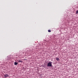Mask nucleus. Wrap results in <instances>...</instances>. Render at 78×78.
I'll return each instance as SVG.
<instances>
[{
  "mask_svg": "<svg viewBox=\"0 0 78 78\" xmlns=\"http://www.w3.org/2000/svg\"><path fill=\"white\" fill-rule=\"evenodd\" d=\"M52 62H50L48 63L47 66L48 67H51L52 66Z\"/></svg>",
  "mask_w": 78,
  "mask_h": 78,
  "instance_id": "f257e3e1",
  "label": "nucleus"
},
{
  "mask_svg": "<svg viewBox=\"0 0 78 78\" xmlns=\"http://www.w3.org/2000/svg\"><path fill=\"white\" fill-rule=\"evenodd\" d=\"M9 75L8 74H5L4 75V76L5 78H6V77H8V76Z\"/></svg>",
  "mask_w": 78,
  "mask_h": 78,
  "instance_id": "f03ea898",
  "label": "nucleus"
},
{
  "mask_svg": "<svg viewBox=\"0 0 78 78\" xmlns=\"http://www.w3.org/2000/svg\"><path fill=\"white\" fill-rule=\"evenodd\" d=\"M17 62H23V61H22L21 60H19L17 61Z\"/></svg>",
  "mask_w": 78,
  "mask_h": 78,
  "instance_id": "7ed1b4c3",
  "label": "nucleus"
},
{
  "mask_svg": "<svg viewBox=\"0 0 78 78\" xmlns=\"http://www.w3.org/2000/svg\"><path fill=\"white\" fill-rule=\"evenodd\" d=\"M56 60L57 61H59V58H56Z\"/></svg>",
  "mask_w": 78,
  "mask_h": 78,
  "instance_id": "20e7f679",
  "label": "nucleus"
},
{
  "mask_svg": "<svg viewBox=\"0 0 78 78\" xmlns=\"http://www.w3.org/2000/svg\"><path fill=\"white\" fill-rule=\"evenodd\" d=\"M14 64L15 65H17L18 63H17V62H15Z\"/></svg>",
  "mask_w": 78,
  "mask_h": 78,
  "instance_id": "39448f33",
  "label": "nucleus"
},
{
  "mask_svg": "<svg viewBox=\"0 0 78 78\" xmlns=\"http://www.w3.org/2000/svg\"><path fill=\"white\" fill-rule=\"evenodd\" d=\"M8 57L9 58H7V60H8V61H9V60H10V59H11V58L10 57Z\"/></svg>",
  "mask_w": 78,
  "mask_h": 78,
  "instance_id": "423d86ee",
  "label": "nucleus"
},
{
  "mask_svg": "<svg viewBox=\"0 0 78 78\" xmlns=\"http://www.w3.org/2000/svg\"><path fill=\"white\" fill-rule=\"evenodd\" d=\"M48 32H49V33H50V32H51V30H48Z\"/></svg>",
  "mask_w": 78,
  "mask_h": 78,
  "instance_id": "0eeeda50",
  "label": "nucleus"
},
{
  "mask_svg": "<svg viewBox=\"0 0 78 78\" xmlns=\"http://www.w3.org/2000/svg\"><path fill=\"white\" fill-rule=\"evenodd\" d=\"M76 14H78V10L76 11Z\"/></svg>",
  "mask_w": 78,
  "mask_h": 78,
  "instance_id": "6e6552de",
  "label": "nucleus"
}]
</instances>
